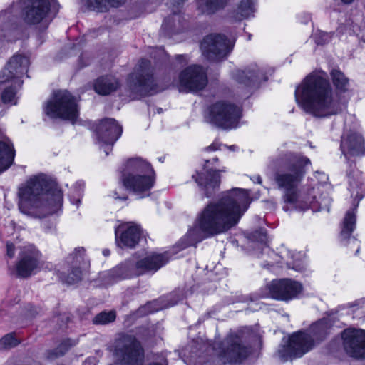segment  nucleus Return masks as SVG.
Returning a JSON list of instances; mask_svg holds the SVG:
<instances>
[{
  "instance_id": "f257e3e1",
  "label": "nucleus",
  "mask_w": 365,
  "mask_h": 365,
  "mask_svg": "<svg viewBox=\"0 0 365 365\" xmlns=\"http://www.w3.org/2000/svg\"><path fill=\"white\" fill-rule=\"evenodd\" d=\"M251 201L248 190L233 188L218 200L209 203L198 213L193 227L180 240L181 248L229 231L237 225Z\"/></svg>"
},
{
  "instance_id": "f03ea898",
  "label": "nucleus",
  "mask_w": 365,
  "mask_h": 365,
  "mask_svg": "<svg viewBox=\"0 0 365 365\" xmlns=\"http://www.w3.org/2000/svg\"><path fill=\"white\" fill-rule=\"evenodd\" d=\"M20 212L34 218H43L57 212L63 205L58 185L41 174L31 178L19 187Z\"/></svg>"
},
{
  "instance_id": "7ed1b4c3",
  "label": "nucleus",
  "mask_w": 365,
  "mask_h": 365,
  "mask_svg": "<svg viewBox=\"0 0 365 365\" xmlns=\"http://www.w3.org/2000/svg\"><path fill=\"white\" fill-rule=\"evenodd\" d=\"M295 100L307 113L324 118L341 113L346 102L333 97L332 88L324 73L307 76L296 88Z\"/></svg>"
},
{
  "instance_id": "20e7f679",
  "label": "nucleus",
  "mask_w": 365,
  "mask_h": 365,
  "mask_svg": "<svg viewBox=\"0 0 365 365\" xmlns=\"http://www.w3.org/2000/svg\"><path fill=\"white\" fill-rule=\"evenodd\" d=\"M272 163L279 166L274 180L277 188L282 192V201L297 207L303 196L299 185L306 173L305 166L310 164L309 159L299 154L288 153Z\"/></svg>"
},
{
  "instance_id": "39448f33",
  "label": "nucleus",
  "mask_w": 365,
  "mask_h": 365,
  "mask_svg": "<svg viewBox=\"0 0 365 365\" xmlns=\"http://www.w3.org/2000/svg\"><path fill=\"white\" fill-rule=\"evenodd\" d=\"M120 181L126 190L143 198L150 195L155 173L149 163L140 158H131L124 165Z\"/></svg>"
},
{
  "instance_id": "423d86ee",
  "label": "nucleus",
  "mask_w": 365,
  "mask_h": 365,
  "mask_svg": "<svg viewBox=\"0 0 365 365\" xmlns=\"http://www.w3.org/2000/svg\"><path fill=\"white\" fill-rule=\"evenodd\" d=\"M248 329L230 331L222 342H215L213 349L223 363H240L250 352Z\"/></svg>"
},
{
  "instance_id": "0eeeda50",
  "label": "nucleus",
  "mask_w": 365,
  "mask_h": 365,
  "mask_svg": "<svg viewBox=\"0 0 365 365\" xmlns=\"http://www.w3.org/2000/svg\"><path fill=\"white\" fill-rule=\"evenodd\" d=\"M322 322L313 324L310 333L297 331L291 335L287 344L278 350L279 357L283 361L293 358L301 357L314 346L315 340H322L325 336V329Z\"/></svg>"
},
{
  "instance_id": "6e6552de",
  "label": "nucleus",
  "mask_w": 365,
  "mask_h": 365,
  "mask_svg": "<svg viewBox=\"0 0 365 365\" xmlns=\"http://www.w3.org/2000/svg\"><path fill=\"white\" fill-rule=\"evenodd\" d=\"M29 60L22 55H14L0 73V84L12 81L11 86L1 92V100L4 103H16V91L14 86H21L20 78L27 72Z\"/></svg>"
},
{
  "instance_id": "1a4fd4ad",
  "label": "nucleus",
  "mask_w": 365,
  "mask_h": 365,
  "mask_svg": "<svg viewBox=\"0 0 365 365\" xmlns=\"http://www.w3.org/2000/svg\"><path fill=\"white\" fill-rule=\"evenodd\" d=\"M241 117V109L227 101H217L207 109V122L222 129H232L237 126Z\"/></svg>"
},
{
  "instance_id": "9d476101",
  "label": "nucleus",
  "mask_w": 365,
  "mask_h": 365,
  "mask_svg": "<svg viewBox=\"0 0 365 365\" xmlns=\"http://www.w3.org/2000/svg\"><path fill=\"white\" fill-rule=\"evenodd\" d=\"M45 113L53 118L69 120L73 123L78 115L76 99L67 91L53 93L44 107Z\"/></svg>"
},
{
  "instance_id": "9b49d317",
  "label": "nucleus",
  "mask_w": 365,
  "mask_h": 365,
  "mask_svg": "<svg viewBox=\"0 0 365 365\" xmlns=\"http://www.w3.org/2000/svg\"><path fill=\"white\" fill-rule=\"evenodd\" d=\"M233 45L224 35L212 34L202 40L200 48L203 56L210 61L219 62L227 58Z\"/></svg>"
},
{
  "instance_id": "f8f14e48",
  "label": "nucleus",
  "mask_w": 365,
  "mask_h": 365,
  "mask_svg": "<svg viewBox=\"0 0 365 365\" xmlns=\"http://www.w3.org/2000/svg\"><path fill=\"white\" fill-rule=\"evenodd\" d=\"M83 247H78L66 258L65 266L59 270V277L64 283L72 284L81 280L82 269L87 267Z\"/></svg>"
},
{
  "instance_id": "ddd939ff",
  "label": "nucleus",
  "mask_w": 365,
  "mask_h": 365,
  "mask_svg": "<svg viewBox=\"0 0 365 365\" xmlns=\"http://www.w3.org/2000/svg\"><path fill=\"white\" fill-rule=\"evenodd\" d=\"M130 86L138 91L153 94L163 90L159 88L153 77L150 61L143 59L129 76Z\"/></svg>"
},
{
  "instance_id": "4468645a",
  "label": "nucleus",
  "mask_w": 365,
  "mask_h": 365,
  "mask_svg": "<svg viewBox=\"0 0 365 365\" xmlns=\"http://www.w3.org/2000/svg\"><path fill=\"white\" fill-rule=\"evenodd\" d=\"M123 132L122 126L114 118L101 120L96 128V134L101 149L106 155L112 150L115 141L120 137Z\"/></svg>"
},
{
  "instance_id": "2eb2a0df",
  "label": "nucleus",
  "mask_w": 365,
  "mask_h": 365,
  "mask_svg": "<svg viewBox=\"0 0 365 365\" xmlns=\"http://www.w3.org/2000/svg\"><path fill=\"white\" fill-rule=\"evenodd\" d=\"M207 84V77L202 66L193 65L183 70L179 75L176 83L180 91H197Z\"/></svg>"
},
{
  "instance_id": "dca6fc26",
  "label": "nucleus",
  "mask_w": 365,
  "mask_h": 365,
  "mask_svg": "<svg viewBox=\"0 0 365 365\" xmlns=\"http://www.w3.org/2000/svg\"><path fill=\"white\" fill-rule=\"evenodd\" d=\"M41 253L33 245L22 247L16 264V274L19 277L27 278L39 269Z\"/></svg>"
},
{
  "instance_id": "f3484780",
  "label": "nucleus",
  "mask_w": 365,
  "mask_h": 365,
  "mask_svg": "<svg viewBox=\"0 0 365 365\" xmlns=\"http://www.w3.org/2000/svg\"><path fill=\"white\" fill-rule=\"evenodd\" d=\"M344 350L348 355L356 359H365V331L346 329L341 334Z\"/></svg>"
},
{
  "instance_id": "a211bd4d",
  "label": "nucleus",
  "mask_w": 365,
  "mask_h": 365,
  "mask_svg": "<svg viewBox=\"0 0 365 365\" xmlns=\"http://www.w3.org/2000/svg\"><path fill=\"white\" fill-rule=\"evenodd\" d=\"M267 296L278 300H289L296 297L302 290V285L289 279L273 280L267 285Z\"/></svg>"
},
{
  "instance_id": "6ab92c4d",
  "label": "nucleus",
  "mask_w": 365,
  "mask_h": 365,
  "mask_svg": "<svg viewBox=\"0 0 365 365\" xmlns=\"http://www.w3.org/2000/svg\"><path fill=\"white\" fill-rule=\"evenodd\" d=\"M28 4L25 11V21L29 24L40 23L46 16L50 8L58 9L56 0H26Z\"/></svg>"
},
{
  "instance_id": "aec40b11",
  "label": "nucleus",
  "mask_w": 365,
  "mask_h": 365,
  "mask_svg": "<svg viewBox=\"0 0 365 365\" xmlns=\"http://www.w3.org/2000/svg\"><path fill=\"white\" fill-rule=\"evenodd\" d=\"M115 232L116 243L121 247H135L138 244L142 235L140 227L133 222L119 225Z\"/></svg>"
},
{
  "instance_id": "412c9836",
  "label": "nucleus",
  "mask_w": 365,
  "mask_h": 365,
  "mask_svg": "<svg viewBox=\"0 0 365 365\" xmlns=\"http://www.w3.org/2000/svg\"><path fill=\"white\" fill-rule=\"evenodd\" d=\"M232 76L238 83L247 88L257 86L267 79L265 73L255 64L250 65L244 70L235 71Z\"/></svg>"
},
{
  "instance_id": "4be33fe9",
  "label": "nucleus",
  "mask_w": 365,
  "mask_h": 365,
  "mask_svg": "<svg viewBox=\"0 0 365 365\" xmlns=\"http://www.w3.org/2000/svg\"><path fill=\"white\" fill-rule=\"evenodd\" d=\"M225 171V168L219 170H207L206 173L196 172L192 177L204 190L205 195L210 197L220 185V173Z\"/></svg>"
},
{
  "instance_id": "5701e85b",
  "label": "nucleus",
  "mask_w": 365,
  "mask_h": 365,
  "mask_svg": "<svg viewBox=\"0 0 365 365\" xmlns=\"http://www.w3.org/2000/svg\"><path fill=\"white\" fill-rule=\"evenodd\" d=\"M170 259L168 252L152 253L136 261L138 272L140 275L146 273H155Z\"/></svg>"
},
{
  "instance_id": "b1692460",
  "label": "nucleus",
  "mask_w": 365,
  "mask_h": 365,
  "mask_svg": "<svg viewBox=\"0 0 365 365\" xmlns=\"http://www.w3.org/2000/svg\"><path fill=\"white\" fill-rule=\"evenodd\" d=\"M315 188H312L307 196H302L301 200L298 202L297 206L302 209H307L310 207L314 211L327 210L329 211L331 199L328 196L320 195L317 199Z\"/></svg>"
},
{
  "instance_id": "393cba45",
  "label": "nucleus",
  "mask_w": 365,
  "mask_h": 365,
  "mask_svg": "<svg viewBox=\"0 0 365 365\" xmlns=\"http://www.w3.org/2000/svg\"><path fill=\"white\" fill-rule=\"evenodd\" d=\"M341 150L344 156L349 159L351 156H359L365 153L364 140L356 133L342 138Z\"/></svg>"
},
{
  "instance_id": "a878e982",
  "label": "nucleus",
  "mask_w": 365,
  "mask_h": 365,
  "mask_svg": "<svg viewBox=\"0 0 365 365\" xmlns=\"http://www.w3.org/2000/svg\"><path fill=\"white\" fill-rule=\"evenodd\" d=\"M136 262L132 259L126 260L114 267L110 272V277L113 282L140 276Z\"/></svg>"
},
{
  "instance_id": "bb28decb",
  "label": "nucleus",
  "mask_w": 365,
  "mask_h": 365,
  "mask_svg": "<svg viewBox=\"0 0 365 365\" xmlns=\"http://www.w3.org/2000/svg\"><path fill=\"white\" fill-rule=\"evenodd\" d=\"M356 224V215L354 213V210H349L344 217L343 222V227L341 232V237L343 240L345 241L344 245H347L348 244H354L357 247L356 250V254H358L359 252V247L358 245V242L356 239L354 237H351V232L355 228Z\"/></svg>"
},
{
  "instance_id": "cd10ccee",
  "label": "nucleus",
  "mask_w": 365,
  "mask_h": 365,
  "mask_svg": "<svg viewBox=\"0 0 365 365\" xmlns=\"http://www.w3.org/2000/svg\"><path fill=\"white\" fill-rule=\"evenodd\" d=\"M15 150L9 139L0 140V173L7 170L14 163Z\"/></svg>"
},
{
  "instance_id": "c85d7f7f",
  "label": "nucleus",
  "mask_w": 365,
  "mask_h": 365,
  "mask_svg": "<svg viewBox=\"0 0 365 365\" xmlns=\"http://www.w3.org/2000/svg\"><path fill=\"white\" fill-rule=\"evenodd\" d=\"M119 86L118 81L113 76H103L97 79L94 89L100 95H108Z\"/></svg>"
},
{
  "instance_id": "c756f323",
  "label": "nucleus",
  "mask_w": 365,
  "mask_h": 365,
  "mask_svg": "<svg viewBox=\"0 0 365 365\" xmlns=\"http://www.w3.org/2000/svg\"><path fill=\"white\" fill-rule=\"evenodd\" d=\"M83 4L90 9L98 12L107 11L110 7H118L124 0H83Z\"/></svg>"
},
{
  "instance_id": "7c9ffc66",
  "label": "nucleus",
  "mask_w": 365,
  "mask_h": 365,
  "mask_svg": "<svg viewBox=\"0 0 365 365\" xmlns=\"http://www.w3.org/2000/svg\"><path fill=\"white\" fill-rule=\"evenodd\" d=\"M253 237L257 239L262 246V252H264L269 256V260H267L268 266H273L275 263H279L278 258L279 257L273 250L267 245V237L265 232L262 230L256 231L253 234Z\"/></svg>"
},
{
  "instance_id": "2f4dec72",
  "label": "nucleus",
  "mask_w": 365,
  "mask_h": 365,
  "mask_svg": "<svg viewBox=\"0 0 365 365\" xmlns=\"http://www.w3.org/2000/svg\"><path fill=\"white\" fill-rule=\"evenodd\" d=\"M330 76L335 89L340 93H345L349 89V79L339 69H333Z\"/></svg>"
},
{
  "instance_id": "473e14b6",
  "label": "nucleus",
  "mask_w": 365,
  "mask_h": 365,
  "mask_svg": "<svg viewBox=\"0 0 365 365\" xmlns=\"http://www.w3.org/2000/svg\"><path fill=\"white\" fill-rule=\"evenodd\" d=\"M255 12L254 0H241L235 11L234 18L236 21L250 16Z\"/></svg>"
},
{
  "instance_id": "72a5a7b5",
  "label": "nucleus",
  "mask_w": 365,
  "mask_h": 365,
  "mask_svg": "<svg viewBox=\"0 0 365 365\" xmlns=\"http://www.w3.org/2000/svg\"><path fill=\"white\" fill-rule=\"evenodd\" d=\"M228 0H197L199 9L202 13L212 14L224 7Z\"/></svg>"
},
{
  "instance_id": "f704fd0d",
  "label": "nucleus",
  "mask_w": 365,
  "mask_h": 365,
  "mask_svg": "<svg viewBox=\"0 0 365 365\" xmlns=\"http://www.w3.org/2000/svg\"><path fill=\"white\" fill-rule=\"evenodd\" d=\"M116 314L114 311L102 312L93 318V322L95 324H106L115 321Z\"/></svg>"
},
{
  "instance_id": "c9c22d12",
  "label": "nucleus",
  "mask_w": 365,
  "mask_h": 365,
  "mask_svg": "<svg viewBox=\"0 0 365 365\" xmlns=\"http://www.w3.org/2000/svg\"><path fill=\"white\" fill-rule=\"evenodd\" d=\"M20 341L14 334H8L0 339V350H6L16 346Z\"/></svg>"
},
{
  "instance_id": "e433bc0d",
  "label": "nucleus",
  "mask_w": 365,
  "mask_h": 365,
  "mask_svg": "<svg viewBox=\"0 0 365 365\" xmlns=\"http://www.w3.org/2000/svg\"><path fill=\"white\" fill-rule=\"evenodd\" d=\"M313 38L317 45L323 46L331 41V35L322 31H317L314 34Z\"/></svg>"
},
{
  "instance_id": "4c0bfd02",
  "label": "nucleus",
  "mask_w": 365,
  "mask_h": 365,
  "mask_svg": "<svg viewBox=\"0 0 365 365\" xmlns=\"http://www.w3.org/2000/svg\"><path fill=\"white\" fill-rule=\"evenodd\" d=\"M78 343V339H66L63 340L57 347L59 351H64V354Z\"/></svg>"
},
{
  "instance_id": "58836bf2",
  "label": "nucleus",
  "mask_w": 365,
  "mask_h": 365,
  "mask_svg": "<svg viewBox=\"0 0 365 365\" xmlns=\"http://www.w3.org/2000/svg\"><path fill=\"white\" fill-rule=\"evenodd\" d=\"M64 355V351H59L57 348L49 349L46 352V358L48 360H54Z\"/></svg>"
},
{
  "instance_id": "ea45409f",
  "label": "nucleus",
  "mask_w": 365,
  "mask_h": 365,
  "mask_svg": "<svg viewBox=\"0 0 365 365\" xmlns=\"http://www.w3.org/2000/svg\"><path fill=\"white\" fill-rule=\"evenodd\" d=\"M14 255H15V247H14V244L11 243V242H7L6 243V255L9 258H13L14 257Z\"/></svg>"
},
{
  "instance_id": "a19ab883",
  "label": "nucleus",
  "mask_w": 365,
  "mask_h": 365,
  "mask_svg": "<svg viewBox=\"0 0 365 365\" xmlns=\"http://www.w3.org/2000/svg\"><path fill=\"white\" fill-rule=\"evenodd\" d=\"M287 267L293 269L298 272H302L304 270V266L301 262H294L292 264L287 263Z\"/></svg>"
},
{
  "instance_id": "79ce46f5",
  "label": "nucleus",
  "mask_w": 365,
  "mask_h": 365,
  "mask_svg": "<svg viewBox=\"0 0 365 365\" xmlns=\"http://www.w3.org/2000/svg\"><path fill=\"white\" fill-rule=\"evenodd\" d=\"M220 145H221L220 143H218L217 142H214L210 146L207 147L205 149V152L207 153V152H210V151H216L220 148Z\"/></svg>"
},
{
  "instance_id": "37998d69",
  "label": "nucleus",
  "mask_w": 365,
  "mask_h": 365,
  "mask_svg": "<svg viewBox=\"0 0 365 365\" xmlns=\"http://www.w3.org/2000/svg\"><path fill=\"white\" fill-rule=\"evenodd\" d=\"M82 365H96V360L95 358H88L85 360Z\"/></svg>"
},
{
  "instance_id": "c03bdc74",
  "label": "nucleus",
  "mask_w": 365,
  "mask_h": 365,
  "mask_svg": "<svg viewBox=\"0 0 365 365\" xmlns=\"http://www.w3.org/2000/svg\"><path fill=\"white\" fill-rule=\"evenodd\" d=\"M176 60L179 62L182 61L187 62V56L186 55H178L176 56Z\"/></svg>"
},
{
  "instance_id": "a18cd8bd",
  "label": "nucleus",
  "mask_w": 365,
  "mask_h": 365,
  "mask_svg": "<svg viewBox=\"0 0 365 365\" xmlns=\"http://www.w3.org/2000/svg\"><path fill=\"white\" fill-rule=\"evenodd\" d=\"M83 186V185L82 183H80V182H77L75 188L76 190V192H77V195H78V197L80 196L81 191L82 190Z\"/></svg>"
},
{
  "instance_id": "49530a36",
  "label": "nucleus",
  "mask_w": 365,
  "mask_h": 365,
  "mask_svg": "<svg viewBox=\"0 0 365 365\" xmlns=\"http://www.w3.org/2000/svg\"><path fill=\"white\" fill-rule=\"evenodd\" d=\"M113 197L115 199H120V200H127V198H128V197L126 195H123V196L118 195L117 192H114Z\"/></svg>"
},
{
  "instance_id": "de8ad7c7",
  "label": "nucleus",
  "mask_w": 365,
  "mask_h": 365,
  "mask_svg": "<svg viewBox=\"0 0 365 365\" xmlns=\"http://www.w3.org/2000/svg\"><path fill=\"white\" fill-rule=\"evenodd\" d=\"M252 180L254 182H257V183H259V184H261L262 183V178L259 175H256V176H254L252 178Z\"/></svg>"
},
{
  "instance_id": "09e8293b",
  "label": "nucleus",
  "mask_w": 365,
  "mask_h": 365,
  "mask_svg": "<svg viewBox=\"0 0 365 365\" xmlns=\"http://www.w3.org/2000/svg\"><path fill=\"white\" fill-rule=\"evenodd\" d=\"M175 14H173V16L172 17H169V18H168V19H165V21H164V22H163V27H168V26H169V24H170V23H169V21H170V18L173 19V18H175Z\"/></svg>"
},
{
  "instance_id": "8fccbe9b",
  "label": "nucleus",
  "mask_w": 365,
  "mask_h": 365,
  "mask_svg": "<svg viewBox=\"0 0 365 365\" xmlns=\"http://www.w3.org/2000/svg\"><path fill=\"white\" fill-rule=\"evenodd\" d=\"M71 202L73 204H75L76 205L77 207H79V205L81 203V200L79 197L78 198H73V199H71Z\"/></svg>"
},
{
  "instance_id": "3c124183",
  "label": "nucleus",
  "mask_w": 365,
  "mask_h": 365,
  "mask_svg": "<svg viewBox=\"0 0 365 365\" xmlns=\"http://www.w3.org/2000/svg\"><path fill=\"white\" fill-rule=\"evenodd\" d=\"M110 250L108 249H104L103 250V255L104 256L108 257V256L110 255Z\"/></svg>"
},
{
  "instance_id": "603ef678",
  "label": "nucleus",
  "mask_w": 365,
  "mask_h": 365,
  "mask_svg": "<svg viewBox=\"0 0 365 365\" xmlns=\"http://www.w3.org/2000/svg\"><path fill=\"white\" fill-rule=\"evenodd\" d=\"M344 4H350L353 1V0H341Z\"/></svg>"
},
{
  "instance_id": "864d4df0",
  "label": "nucleus",
  "mask_w": 365,
  "mask_h": 365,
  "mask_svg": "<svg viewBox=\"0 0 365 365\" xmlns=\"http://www.w3.org/2000/svg\"><path fill=\"white\" fill-rule=\"evenodd\" d=\"M205 164L204 165V168L206 169L207 167V164L210 162V160L205 159Z\"/></svg>"
},
{
  "instance_id": "5fc2aeb1",
  "label": "nucleus",
  "mask_w": 365,
  "mask_h": 365,
  "mask_svg": "<svg viewBox=\"0 0 365 365\" xmlns=\"http://www.w3.org/2000/svg\"><path fill=\"white\" fill-rule=\"evenodd\" d=\"M261 254H262V253H261V252H256L255 253V256H256L257 257H261Z\"/></svg>"
},
{
  "instance_id": "6e6d98bb",
  "label": "nucleus",
  "mask_w": 365,
  "mask_h": 365,
  "mask_svg": "<svg viewBox=\"0 0 365 365\" xmlns=\"http://www.w3.org/2000/svg\"><path fill=\"white\" fill-rule=\"evenodd\" d=\"M212 161H213V162H217V161H218V158H217V157L213 158H212Z\"/></svg>"
},
{
  "instance_id": "4d7b16f0",
  "label": "nucleus",
  "mask_w": 365,
  "mask_h": 365,
  "mask_svg": "<svg viewBox=\"0 0 365 365\" xmlns=\"http://www.w3.org/2000/svg\"><path fill=\"white\" fill-rule=\"evenodd\" d=\"M283 210H286V211H287L288 209H287V208H286L285 207H283Z\"/></svg>"
}]
</instances>
